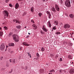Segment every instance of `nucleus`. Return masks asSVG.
<instances>
[{
  "label": "nucleus",
  "mask_w": 74,
  "mask_h": 74,
  "mask_svg": "<svg viewBox=\"0 0 74 74\" xmlns=\"http://www.w3.org/2000/svg\"><path fill=\"white\" fill-rule=\"evenodd\" d=\"M13 39L15 41V42H18L19 41V39L18 38V36L15 34L13 35Z\"/></svg>",
  "instance_id": "obj_1"
},
{
  "label": "nucleus",
  "mask_w": 74,
  "mask_h": 74,
  "mask_svg": "<svg viewBox=\"0 0 74 74\" xmlns=\"http://www.w3.org/2000/svg\"><path fill=\"white\" fill-rule=\"evenodd\" d=\"M65 4L66 6H67L68 7H70L71 6L70 0H66V1L65 2Z\"/></svg>",
  "instance_id": "obj_2"
},
{
  "label": "nucleus",
  "mask_w": 74,
  "mask_h": 74,
  "mask_svg": "<svg viewBox=\"0 0 74 74\" xmlns=\"http://www.w3.org/2000/svg\"><path fill=\"white\" fill-rule=\"evenodd\" d=\"M3 14L4 15V16L6 17H8L9 15V12L7 10H4L3 12Z\"/></svg>",
  "instance_id": "obj_3"
},
{
  "label": "nucleus",
  "mask_w": 74,
  "mask_h": 74,
  "mask_svg": "<svg viewBox=\"0 0 74 74\" xmlns=\"http://www.w3.org/2000/svg\"><path fill=\"white\" fill-rule=\"evenodd\" d=\"M64 29H69L70 27V25L68 24H65L64 26Z\"/></svg>",
  "instance_id": "obj_4"
},
{
  "label": "nucleus",
  "mask_w": 74,
  "mask_h": 74,
  "mask_svg": "<svg viewBox=\"0 0 74 74\" xmlns=\"http://www.w3.org/2000/svg\"><path fill=\"white\" fill-rule=\"evenodd\" d=\"M55 8L56 10L57 11H60V8L58 5L56 4L55 5Z\"/></svg>",
  "instance_id": "obj_5"
},
{
  "label": "nucleus",
  "mask_w": 74,
  "mask_h": 74,
  "mask_svg": "<svg viewBox=\"0 0 74 74\" xmlns=\"http://www.w3.org/2000/svg\"><path fill=\"white\" fill-rule=\"evenodd\" d=\"M0 48L1 50V51H3V50L4 49V48H5L4 43H2L1 45Z\"/></svg>",
  "instance_id": "obj_6"
},
{
  "label": "nucleus",
  "mask_w": 74,
  "mask_h": 74,
  "mask_svg": "<svg viewBox=\"0 0 74 74\" xmlns=\"http://www.w3.org/2000/svg\"><path fill=\"white\" fill-rule=\"evenodd\" d=\"M42 29L43 31H44V32H48V29L46 28V27H45V25H43V26Z\"/></svg>",
  "instance_id": "obj_7"
},
{
  "label": "nucleus",
  "mask_w": 74,
  "mask_h": 74,
  "mask_svg": "<svg viewBox=\"0 0 74 74\" xmlns=\"http://www.w3.org/2000/svg\"><path fill=\"white\" fill-rule=\"evenodd\" d=\"M69 72L70 74H73L74 73V69L73 68L69 70Z\"/></svg>",
  "instance_id": "obj_8"
},
{
  "label": "nucleus",
  "mask_w": 74,
  "mask_h": 74,
  "mask_svg": "<svg viewBox=\"0 0 74 74\" xmlns=\"http://www.w3.org/2000/svg\"><path fill=\"white\" fill-rule=\"evenodd\" d=\"M9 47H14L15 45V44L13 43H11L8 44Z\"/></svg>",
  "instance_id": "obj_9"
},
{
  "label": "nucleus",
  "mask_w": 74,
  "mask_h": 74,
  "mask_svg": "<svg viewBox=\"0 0 74 74\" xmlns=\"http://www.w3.org/2000/svg\"><path fill=\"white\" fill-rule=\"evenodd\" d=\"M48 24L49 27H51V21H49L47 23V25Z\"/></svg>",
  "instance_id": "obj_10"
},
{
  "label": "nucleus",
  "mask_w": 74,
  "mask_h": 74,
  "mask_svg": "<svg viewBox=\"0 0 74 74\" xmlns=\"http://www.w3.org/2000/svg\"><path fill=\"white\" fill-rule=\"evenodd\" d=\"M23 44L24 45H25V46H29L30 45H29L26 42H23Z\"/></svg>",
  "instance_id": "obj_11"
},
{
  "label": "nucleus",
  "mask_w": 74,
  "mask_h": 74,
  "mask_svg": "<svg viewBox=\"0 0 74 74\" xmlns=\"http://www.w3.org/2000/svg\"><path fill=\"white\" fill-rule=\"evenodd\" d=\"M19 3H16L15 5V9H18L19 8Z\"/></svg>",
  "instance_id": "obj_12"
},
{
  "label": "nucleus",
  "mask_w": 74,
  "mask_h": 74,
  "mask_svg": "<svg viewBox=\"0 0 74 74\" xmlns=\"http://www.w3.org/2000/svg\"><path fill=\"white\" fill-rule=\"evenodd\" d=\"M51 10L53 12H56V10H55V8L53 7L51 8Z\"/></svg>",
  "instance_id": "obj_13"
},
{
  "label": "nucleus",
  "mask_w": 74,
  "mask_h": 74,
  "mask_svg": "<svg viewBox=\"0 0 74 74\" xmlns=\"http://www.w3.org/2000/svg\"><path fill=\"white\" fill-rule=\"evenodd\" d=\"M69 16L71 18H74V15L73 14H69Z\"/></svg>",
  "instance_id": "obj_14"
},
{
  "label": "nucleus",
  "mask_w": 74,
  "mask_h": 74,
  "mask_svg": "<svg viewBox=\"0 0 74 74\" xmlns=\"http://www.w3.org/2000/svg\"><path fill=\"white\" fill-rule=\"evenodd\" d=\"M54 23L55 24V25H58V21H54Z\"/></svg>",
  "instance_id": "obj_15"
},
{
  "label": "nucleus",
  "mask_w": 74,
  "mask_h": 74,
  "mask_svg": "<svg viewBox=\"0 0 74 74\" xmlns=\"http://www.w3.org/2000/svg\"><path fill=\"white\" fill-rule=\"evenodd\" d=\"M63 70H62L61 69L60 70L59 73L60 74H63Z\"/></svg>",
  "instance_id": "obj_16"
},
{
  "label": "nucleus",
  "mask_w": 74,
  "mask_h": 74,
  "mask_svg": "<svg viewBox=\"0 0 74 74\" xmlns=\"http://www.w3.org/2000/svg\"><path fill=\"white\" fill-rule=\"evenodd\" d=\"M3 32H0V36L1 37V38L2 37V36H3Z\"/></svg>",
  "instance_id": "obj_17"
},
{
  "label": "nucleus",
  "mask_w": 74,
  "mask_h": 74,
  "mask_svg": "<svg viewBox=\"0 0 74 74\" xmlns=\"http://www.w3.org/2000/svg\"><path fill=\"white\" fill-rule=\"evenodd\" d=\"M68 57V58H69V59H72V56H71V55H69Z\"/></svg>",
  "instance_id": "obj_18"
},
{
  "label": "nucleus",
  "mask_w": 74,
  "mask_h": 74,
  "mask_svg": "<svg viewBox=\"0 0 74 74\" xmlns=\"http://www.w3.org/2000/svg\"><path fill=\"white\" fill-rule=\"evenodd\" d=\"M16 27L17 28V29H20L21 27V26L20 25H18L16 26Z\"/></svg>",
  "instance_id": "obj_19"
},
{
  "label": "nucleus",
  "mask_w": 74,
  "mask_h": 74,
  "mask_svg": "<svg viewBox=\"0 0 74 74\" xmlns=\"http://www.w3.org/2000/svg\"><path fill=\"white\" fill-rule=\"evenodd\" d=\"M34 11V8H33V7H32L31 8V12H33Z\"/></svg>",
  "instance_id": "obj_20"
},
{
  "label": "nucleus",
  "mask_w": 74,
  "mask_h": 74,
  "mask_svg": "<svg viewBox=\"0 0 74 74\" xmlns=\"http://www.w3.org/2000/svg\"><path fill=\"white\" fill-rule=\"evenodd\" d=\"M41 50V51H42V52H44V51H45V48H44V47H42Z\"/></svg>",
  "instance_id": "obj_21"
},
{
  "label": "nucleus",
  "mask_w": 74,
  "mask_h": 74,
  "mask_svg": "<svg viewBox=\"0 0 74 74\" xmlns=\"http://www.w3.org/2000/svg\"><path fill=\"white\" fill-rule=\"evenodd\" d=\"M50 73H52L53 72H55V70L53 69H52V70H50Z\"/></svg>",
  "instance_id": "obj_22"
},
{
  "label": "nucleus",
  "mask_w": 74,
  "mask_h": 74,
  "mask_svg": "<svg viewBox=\"0 0 74 74\" xmlns=\"http://www.w3.org/2000/svg\"><path fill=\"white\" fill-rule=\"evenodd\" d=\"M56 34H57V35H58V34H60V32L58 31L56 33Z\"/></svg>",
  "instance_id": "obj_23"
},
{
  "label": "nucleus",
  "mask_w": 74,
  "mask_h": 74,
  "mask_svg": "<svg viewBox=\"0 0 74 74\" xmlns=\"http://www.w3.org/2000/svg\"><path fill=\"white\" fill-rule=\"evenodd\" d=\"M42 15V13H39L38 14L39 16L40 17H41V15Z\"/></svg>",
  "instance_id": "obj_24"
},
{
  "label": "nucleus",
  "mask_w": 74,
  "mask_h": 74,
  "mask_svg": "<svg viewBox=\"0 0 74 74\" xmlns=\"http://www.w3.org/2000/svg\"><path fill=\"white\" fill-rule=\"evenodd\" d=\"M46 13L47 14H48V15H50L51 14V13H50V12H49L48 11H47L46 12Z\"/></svg>",
  "instance_id": "obj_25"
},
{
  "label": "nucleus",
  "mask_w": 74,
  "mask_h": 74,
  "mask_svg": "<svg viewBox=\"0 0 74 74\" xmlns=\"http://www.w3.org/2000/svg\"><path fill=\"white\" fill-rule=\"evenodd\" d=\"M27 66H25L24 67V70H27Z\"/></svg>",
  "instance_id": "obj_26"
},
{
  "label": "nucleus",
  "mask_w": 74,
  "mask_h": 74,
  "mask_svg": "<svg viewBox=\"0 0 74 74\" xmlns=\"http://www.w3.org/2000/svg\"><path fill=\"white\" fill-rule=\"evenodd\" d=\"M26 15V12H24L22 16H25V15Z\"/></svg>",
  "instance_id": "obj_27"
},
{
  "label": "nucleus",
  "mask_w": 74,
  "mask_h": 74,
  "mask_svg": "<svg viewBox=\"0 0 74 74\" xmlns=\"http://www.w3.org/2000/svg\"><path fill=\"white\" fill-rule=\"evenodd\" d=\"M15 59L12 60V62L13 63H15Z\"/></svg>",
  "instance_id": "obj_28"
},
{
  "label": "nucleus",
  "mask_w": 74,
  "mask_h": 74,
  "mask_svg": "<svg viewBox=\"0 0 74 74\" xmlns=\"http://www.w3.org/2000/svg\"><path fill=\"white\" fill-rule=\"evenodd\" d=\"M36 56L37 57H38V58H39V57H40V55H39V54H38V53H36Z\"/></svg>",
  "instance_id": "obj_29"
},
{
  "label": "nucleus",
  "mask_w": 74,
  "mask_h": 74,
  "mask_svg": "<svg viewBox=\"0 0 74 74\" xmlns=\"http://www.w3.org/2000/svg\"><path fill=\"white\" fill-rule=\"evenodd\" d=\"M4 29H5V30H7V29H8V27L5 26L4 27Z\"/></svg>",
  "instance_id": "obj_30"
},
{
  "label": "nucleus",
  "mask_w": 74,
  "mask_h": 74,
  "mask_svg": "<svg viewBox=\"0 0 74 74\" xmlns=\"http://www.w3.org/2000/svg\"><path fill=\"white\" fill-rule=\"evenodd\" d=\"M51 14H49L48 15V18H49V19H50L51 18Z\"/></svg>",
  "instance_id": "obj_31"
},
{
  "label": "nucleus",
  "mask_w": 74,
  "mask_h": 74,
  "mask_svg": "<svg viewBox=\"0 0 74 74\" xmlns=\"http://www.w3.org/2000/svg\"><path fill=\"white\" fill-rule=\"evenodd\" d=\"M40 33L41 34H45V33L42 31H40Z\"/></svg>",
  "instance_id": "obj_32"
},
{
  "label": "nucleus",
  "mask_w": 74,
  "mask_h": 74,
  "mask_svg": "<svg viewBox=\"0 0 74 74\" xmlns=\"http://www.w3.org/2000/svg\"><path fill=\"white\" fill-rule=\"evenodd\" d=\"M31 22L32 23H34V21L33 20H31Z\"/></svg>",
  "instance_id": "obj_33"
},
{
  "label": "nucleus",
  "mask_w": 74,
  "mask_h": 74,
  "mask_svg": "<svg viewBox=\"0 0 74 74\" xmlns=\"http://www.w3.org/2000/svg\"><path fill=\"white\" fill-rule=\"evenodd\" d=\"M63 60H62V58H60L59 61L60 62H62Z\"/></svg>",
  "instance_id": "obj_34"
},
{
  "label": "nucleus",
  "mask_w": 74,
  "mask_h": 74,
  "mask_svg": "<svg viewBox=\"0 0 74 74\" xmlns=\"http://www.w3.org/2000/svg\"><path fill=\"white\" fill-rule=\"evenodd\" d=\"M32 27H36V25L34 24H33L32 25Z\"/></svg>",
  "instance_id": "obj_35"
},
{
  "label": "nucleus",
  "mask_w": 74,
  "mask_h": 74,
  "mask_svg": "<svg viewBox=\"0 0 74 74\" xmlns=\"http://www.w3.org/2000/svg\"><path fill=\"white\" fill-rule=\"evenodd\" d=\"M12 70H13L12 69H11V71L9 72V73H12Z\"/></svg>",
  "instance_id": "obj_36"
},
{
  "label": "nucleus",
  "mask_w": 74,
  "mask_h": 74,
  "mask_svg": "<svg viewBox=\"0 0 74 74\" xmlns=\"http://www.w3.org/2000/svg\"><path fill=\"white\" fill-rule=\"evenodd\" d=\"M11 35H12V33H10L9 35V37H10Z\"/></svg>",
  "instance_id": "obj_37"
},
{
  "label": "nucleus",
  "mask_w": 74,
  "mask_h": 74,
  "mask_svg": "<svg viewBox=\"0 0 74 74\" xmlns=\"http://www.w3.org/2000/svg\"><path fill=\"white\" fill-rule=\"evenodd\" d=\"M15 21H16V23H18L19 21H18V20H17V19H16Z\"/></svg>",
  "instance_id": "obj_38"
},
{
  "label": "nucleus",
  "mask_w": 74,
  "mask_h": 74,
  "mask_svg": "<svg viewBox=\"0 0 74 74\" xmlns=\"http://www.w3.org/2000/svg\"><path fill=\"white\" fill-rule=\"evenodd\" d=\"M60 3L61 4H62V3H63V1L62 0H60Z\"/></svg>",
  "instance_id": "obj_39"
},
{
  "label": "nucleus",
  "mask_w": 74,
  "mask_h": 74,
  "mask_svg": "<svg viewBox=\"0 0 74 74\" xmlns=\"http://www.w3.org/2000/svg\"><path fill=\"white\" fill-rule=\"evenodd\" d=\"M14 51H10V53H14Z\"/></svg>",
  "instance_id": "obj_40"
},
{
  "label": "nucleus",
  "mask_w": 74,
  "mask_h": 74,
  "mask_svg": "<svg viewBox=\"0 0 74 74\" xmlns=\"http://www.w3.org/2000/svg\"><path fill=\"white\" fill-rule=\"evenodd\" d=\"M9 5L11 7H12V5L10 3L9 4Z\"/></svg>",
  "instance_id": "obj_41"
},
{
  "label": "nucleus",
  "mask_w": 74,
  "mask_h": 74,
  "mask_svg": "<svg viewBox=\"0 0 74 74\" xmlns=\"http://www.w3.org/2000/svg\"><path fill=\"white\" fill-rule=\"evenodd\" d=\"M12 59H10L9 61L10 63H11V62H12Z\"/></svg>",
  "instance_id": "obj_42"
},
{
  "label": "nucleus",
  "mask_w": 74,
  "mask_h": 74,
  "mask_svg": "<svg viewBox=\"0 0 74 74\" xmlns=\"http://www.w3.org/2000/svg\"><path fill=\"white\" fill-rule=\"evenodd\" d=\"M28 56H30V58L32 57H31V55H30V53H28Z\"/></svg>",
  "instance_id": "obj_43"
},
{
  "label": "nucleus",
  "mask_w": 74,
  "mask_h": 74,
  "mask_svg": "<svg viewBox=\"0 0 74 74\" xmlns=\"http://www.w3.org/2000/svg\"><path fill=\"white\" fill-rule=\"evenodd\" d=\"M6 66L7 67H8V66H9V64H8V63H7Z\"/></svg>",
  "instance_id": "obj_44"
},
{
  "label": "nucleus",
  "mask_w": 74,
  "mask_h": 74,
  "mask_svg": "<svg viewBox=\"0 0 74 74\" xmlns=\"http://www.w3.org/2000/svg\"><path fill=\"white\" fill-rule=\"evenodd\" d=\"M53 30H56V27H53Z\"/></svg>",
  "instance_id": "obj_45"
},
{
  "label": "nucleus",
  "mask_w": 74,
  "mask_h": 74,
  "mask_svg": "<svg viewBox=\"0 0 74 74\" xmlns=\"http://www.w3.org/2000/svg\"><path fill=\"white\" fill-rule=\"evenodd\" d=\"M6 1H5L6 3H7L8 1H9V0H6Z\"/></svg>",
  "instance_id": "obj_46"
},
{
  "label": "nucleus",
  "mask_w": 74,
  "mask_h": 74,
  "mask_svg": "<svg viewBox=\"0 0 74 74\" xmlns=\"http://www.w3.org/2000/svg\"><path fill=\"white\" fill-rule=\"evenodd\" d=\"M70 46H71V47H72L73 46V44H72L71 43H70Z\"/></svg>",
  "instance_id": "obj_47"
},
{
  "label": "nucleus",
  "mask_w": 74,
  "mask_h": 74,
  "mask_svg": "<svg viewBox=\"0 0 74 74\" xmlns=\"http://www.w3.org/2000/svg\"><path fill=\"white\" fill-rule=\"evenodd\" d=\"M56 58H58V54H56Z\"/></svg>",
  "instance_id": "obj_48"
},
{
  "label": "nucleus",
  "mask_w": 74,
  "mask_h": 74,
  "mask_svg": "<svg viewBox=\"0 0 74 74\" xmlns=\"http://www.w3.org/2000/svg\"><path fill=\"white\" fill-rule=\"evenodd\" d=\"M1 60H2V59H3V57H1Z\"/></svg>",
  "instance_id": "obj_49"
},
{
  "label": "nucleus",
  "mask_w": 74,
  "mask_h": 74,
  "mask_svg": "<svg viewBox=\"0 0 74 74\" xmlns=\"http://www.w3.org/2000/svg\"><path fill=\"white\" fill-rule=\"evenodd\" d=\"M23 0H18V1L19 2V1H22Z\"/></svg>",
  "instance_id": "obj_50"
},
{
  "label": "nucleus",
  "mask_w": 74,
  "mask_h": 74,
  "mask_svg": "<svg viewBox=\"0 0 74 74\" xmlns=\"http://www.w3.org/2000/svg\"><path fill=\"white\" fill-rule=\"evenodd\" d=\"M22 69H25V68H24V67L22 66L21 67Z\"/></svg>",
  "instance_id": "obj_51"
},
{
  "label": "nucleus",
  "mask_w": 74,
  "mask_h": 74,
  "mask_svg": "<svg viewBox=\"0 0 74 74\" xmlns=\"http://www.w3.org/2000/svg\"><path fill=\"white\" fill-rule=\"evenodd\" d=\"M13 22H15V20H13Z\"/></svg>",
  "instance_id": "obj_52"
},
{
  "label": "nucleus",
  "mask_w": 74,
  "mask_h": 74,
  "mask_svg": "<svg viewBox=\"0 0 74 74\" xmlns=\"http://www.w3.org/2000/svg\"><path fill=\"white\" fill-rule=\"evenodd\" d=\"M42 1H43L44 2L45 1V0H42Z\"/></svg>",
  "instance_id": "obj_53"
},
{
  "label": "nucleus",
  "mask_w": 74,
  "mask_h": 74,
  "mask_svg": "<svg viewBox=\"0 0 74 74\" xmlns=\"http://www.w3.org/2000/svg\"><path fill=\"white\" fill-rule=\"evenodd\" d=\"M3 70H4V69L2 68V69H1V70L2 71H3Z\"/></svg>",
  "instance_id": "obj_54"
},
{
  "label": "nucleus",
  "mask_w": 74,
  "mask_h": 74,
  "mask_svg": "<svg viewBox=\"0 0 74 74\" xmlns=\"http://www.w3.org/2000/svg\"><path fill=\"white\" fill-rule=\"evenodd\" d=\"M18 23H20V22H19V21H18Z\"/></svg>",
  "instance_id": "obj_55"
},
{
  "label": "nucleus",
  "mask_w": 74,
  "mask_h": 74,
  "mask_svg": "<svg viewBox=\"0 0 74 74\" xmlns=\"http://www.w3.org/2000/svg\"><path fill=\"white\" fill-rule=\"evenodd\" d=\"M6 48H8V46H6Z\"/></svg>",
  "instance_id": "obj_56"
},
{
  "label": "nucleus",
  "mask_w": 74,
  "mask_h": 74,
  "mask_svg": "<svg viewBox=\"0 0 74 74\" xmlns=\"http://www.w3.org/2000/svg\"><path fill=\"white\" fill-rule=\"evenodd\" d=\"M29 36H27V38H28Z\"/></svg>",
  "instance_id": "obj_57"
},
{
  "label": "nucleus",
  "mask_w": 74,
  "mask_h": 74,
  "mask_svg": "<svg viewBox=\"0 0 74 74\" xmlns=\"http://www.w3.org/2000/svg\"><path fill=\"white\" fill-rule=\"evenodd\" d=\"M1 28L0 27V30H1Z\"/></svg>",
  "instance_id": "obj_58"
},
{
  "label": "nucleus",
  "mask_w": 74,
  "mask_h": 74,
  "mask_svg": "<svg viewBox=\"0 0 74 74\" xmlns=\"http://www.w3.org/2000/svg\"><path fill=\"white\" fill-rule=\"evenodd\" d=\"M29 34H30V33H28Z\"/></svg>",
  "instance_id": "obj_59"
},
{
  "label": "nucleus",
  "mask_w": 74,
  "mask_h": 74,
  "mask_svg": "<svg viewBox=\"0 0 74 74\" xmlns=\"http://www.w3.org/2000/svg\"><path fill=\"white\" fill-rule=\"evenodd\" d=\"M72 34H74V33L73 32H72Z\"/></svg>",
  "instance_id": "obj_60"
},
{
  "label": "nucleus",
  "mask_w": 74,
  "mask_h": 74,
  "mask_svg": "<svg viewBox=\"0 0 74 74\" xmlns=\"http://www.w3.org/2000/svg\"><path fill=\"white\" fill-rule=\"evenodd\" d=\"M72 64H73V62H72Z\"/></svg>",
  "instance_id": "obj_61"
},
{
  "label": "nucleus",
  "mask_w": 74,
  "mask_h": 74,
  "mask_svg": "<svg viewBox=\"0 0 74 74\" xmlns=\"http://www.w3.org/2000/svg\"><path fill=\"white\" fill-rule=\"evenodd\" d=\"M53 56H54V55H53Z\"/></svg>",
  "instance_id": "obj_62"
},
{
  "label": "nucleus",
  "mask_w": 74,
  "mask_h": 74,
  "mask_svg": "<svg viewBox=\"0 0 74 74\" xmlns=\"http://www.w3.org/2000/svg\"><path fill=\"white\" fill-rule=\"evenodd\" d=\"M26 26L25 27V28H26Z\"/></svg>",
  "instance_id": "obj_63"
},
{
  "label": "nucleus",
  "mask_w": 74,
  "mask_h": 74,
  "mask_svg": "<svg viewBox=\"0 0 74 74\" xmlns=\"http://www.w3.org/2000/svg\"><path fill=\"white\" fill-rule=\"evenodd\" d=\"M64 72H66L65 70H64Z\"/></svg>",
  "instance_id": "obj_64"
}]
</instances>
